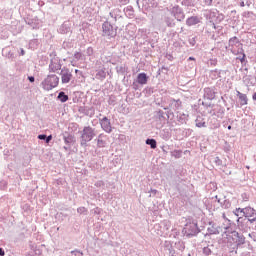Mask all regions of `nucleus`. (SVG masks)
Masks as SVG:
<instances>
[{"label": "nucleus", "mask_w": 256, "mask_h": 256, "mask_svg": "<svg viewBox=\"0 0 256 256\" xmlns=\"http://www.w3.org/2000/svg\"><path fill=\"white\" fill-rule=\"evenodd\" d=\"M80 145L81 147H87V144L90 141H93V138L96 137L97 133L95 132V128L91 126H85L83 130L80 132Z\"/></svg>", "instance_id": "obj_1"}, {"label": "nucleus", "mask_w": 256, "mask_h": 256, "mask_svg": "<svg viewBox=\"0 0 256 256\" xmlns=\"http://www.w3.org/2000/svg\"><path fill=\"white\" fill-rule=\"evenodd\" d=\"M59 85V77L55 74L48 75L42 82L41 86L44 89V91H51L52 89H55Z\"/></svg>", "instance_id": "obj_2"}, {"label": "nucleus", "mask_w": 256, "mask_h": 256, "mask_svg": "<svg viewBox=\"0 0 256 256\" xmlns=\"http://www.w3.org/2000/svg\"><path fill=\"white\" fill-rule=\"evenodd\" d=\"M102 37H106L107 39L117 37V27H114L111 22L105 21L102 24Z\"/></svg>", "instance_id": "obj_3"}, {"label": "nucleus", "mask_w": 256, "mask_h": 256, "mask_svg": "<svg viewBox=\"0 0 256 256\" xmlns=\"http://www.w3.org/2000/svg\"><path fill=\"white\" fill-rule=\"evenodd\" d=\"M61 67V59L57 56V53H50V63L48 66L49 73H57L58 71H61Z\"/></svg>", "instance_id": "obj_4"}, {"label": "nucleus", "mask_w": 256, "mask_h": 256, "mask_svg": "<svg viewBox=\"0 0 256 256\" xmlns=\"http://www.w3.org/2000/svg\"><path fill=\"white\" fill-rule=\"evenodd\" d=\"M183 232L185 233L186 237H195V235L199 233V227L195 222H188L184 226Z\"/></svg>", "instance_id": "obj_5"}, {"label": "nucleus", "mask_w": 256, "mask_h": 256, "mask_svg": "<svg viewBox=\"0 0 256 256\" xmlns=\"http://www.w3.org/2000/svg\"><path fill=\"white\" fill-rule=\"evenodd\" d=\"M170 14L176 21H185V12L183 11V8H181L179 5H175L170 9Z\"/></svg>", "instance_id": "obj_6"}, {"label": "nucleus", "mask_w": 256, "mask_h": 256, "mask_svg": "<svg viewBox=\"0 0 256 256\" xmlns=\"http://www.w3.org/2000/svg\"><path fill=\"white\" fill-rule=\"evenodd\" d=\"M60 75H61V82L63 84L69 83L71 81V79L73 78V74L71 73L69 68H66V67H63L61 69Z\"/></svg>", "instance_id": "obj_7"}, {"label": "nucleus", "mask_w": 256, "mask_h": 256, "mask_svg": "<svg viewBox=\"0 0 256 256\" xmlns=\"http://www.w3.org/2000/svg\"><path fill=\"white\" fill-rule=\"evenodd\" d=\"M232 239L233 241H235L236 247H241V245H245V236L237 231L232 232Z\"/></svg>", "instance_id": "obj_8"}, {"label": "nucleus", "mask_w": 256, "mask_h": 256, "mask_svg": "<svg viewBox=\"0 0 256 256\" xmlns=\"http://www.w3.org/2000/svg\"><path fill=\"white\" fill-rule=\"evenodd\" d=\"M154 119L156 123H159V125H161V127H163V125H165V123L167 122V117L165 116L163 110L156 111Z\"/></svg>", "instance_id": "obj_9"}, {"label": "nucleus", "mask_w": 256, "mask_h": 256, "mask_svg": "<svg viewBox=\"0 0 256 256\" xmlns=\"http://www.w3.org/2000/svg\"><path fill=\"white\" fill-rule=\"evenodd\" d=\"M100 125H101L103 131H105V133H111V131H113V129L111 127V120H109V118H107V116L100 119Z\"/></svg>", "instance_id": "obj_10"}, {"label": "nucleus", "mask_w": 256, "mask_h": 256, "mask_svg": "<svg viewBox=\"0 0 256 256\" xmlns=\"http://www.w3.org/2000/svg\"><path fill=\"white\" fill-rule=\"evenodd\" d=\"M237 211H240V213H242L245 218L255 217V215H256L255 209H253L251 207L237 208Z\"/></svg>", "instance_id": "obj_11"}, {"label": "nucleus", "mask_w": 256, "mask_h": 256, "mask_svg": "<svg viewBox=\"0 0 256 256\" xmlns=\"http://www.w3.org/2000/svg\"><path fill=\"white\" fill-rule=\"evenodd\" d=\"M169 107L170 109H173V111H180V109L183 107V102H181L180 99H171Z\"/></svg>", "instance_id": "obj_12"}, {"label": "nucleus", "mask_w": 256, "mask_h": 256, "mask_svg": "<svg viewBox=\"0 0 256 256\" xmlns=\"http://www.w3.org/2000/svg\"><path fill=\"white\" fill-rule=\"evenodd\" d=\"M204 99H208V101H213V99H215V88H204Z\"/></svg>", "instance_id": "obj_13"}, {"label": "nucleus", "mask_w": 256, "mask_h": 256, "mask_svg": "<svg viewBox=\"0 0 256 256\" xmlns=\"http://www.w3.org/2000/svg\"><path fill=\"white\" fill-rule=\"evenodd\" d=\"M195 127L198 129L207 128V122H205V118L201 115H198L195 119Z\"/></svg>", "instance_id": "obj_14"}, {"label": "nucleus", "mask_w": 256, "mask_h": 256, "mask_svg": "<svg viewBox=\"0 0 256 256\" xmlns=\"http://www.w3.org/2000/svg\"><path fill=\"white\" fill-rule=\"evenodd\" d=\"M236 96L238 97V99L240 101L241 107H243L249 103V98H247V94H243L239 91H236Z\"/></svg>", "instance_id": "obj_15"}, {"label": "nucleus", "mask_w": 256, "mask_h": 256, "mask_svg": "<svg viewBox=\"0 0 256 256\" xmlns=\"http://www.w3.org/2000/svg\"><path fill=\"white\" fill-rule=\"evenodd\" d=\"M59 33L62 35H67V33H71V24L69 22H64L60 28H59Z\"/></svg>", "instance_id": "obj_16"}, {"label": "nucleus", "mask_w": 256, "mask_h": 256, "mask_svg": "<svg viewBox=\"0 0 256 256\" xmlns=\"http://www.w3.org/2000/svg\"><path fill=\"white\" fill-rule=\"evenodd\" d=\"M147 81H149V77L145 72L137 75V83H139V85H147Z\"/></svg>", "instance_id": "obj_17"}, {"label": "nucleus", "mask_w": 256, "mask_h": 256, "mask_svg": "<svg viewBox=\"0 0 256 256\" xmlns=\"http://www.w3.org/2000/svg\"><path fill=\"white\" fill-rule=\"evenodd\" d=\"M242 219V221H241ZM238 227L239 229H241V231H244L245 233H247V231H249V229H251V226H249V224L247 222H245V220L243 218H238Z\"/></svg>", "instance_id": "obj_18"}, {"label": "nucleus", "mask_w": 256, "mask_h": 256, "mask_svg": "<svg viewBox=\"0 0 256 256\" xmlns=\"http://www.w3.org/2000/svg\"><path fill=\"white\" fill-rule=\"evenodd\" d=\"M63 140L65 145L71 146L75 142V136L66 132L63 134Z\"/></svg>", "instance_id": "obj_19"}, {"label": "nucleus", "mask_w": 256, "mask_h": 256, "mask_svg": "<svg viewBox=\"0 0 256 256\" xmlns=\"http://www.w3.org/2000/svg\"><path fill=\"white\" fill-rule=\"evenodd\" d=\"M201 23V20L197 16H192L186 19V25L188 27H193V25H198Z\"/></svg>", "instance_id": "obj_20"}, {"label": "nucleus", "mask_w": 256, "mask_h": 256, "mask_svg": "<svg viewBox=\"0 0 256 256\" xmlns=\"http://www.w3.org/2000/svg\"><path fill=\"white\" fill-rule=\"evenodd\" d=\"M164 249L165 251H168L169 255L175 256V249H173V244H171L170 241L164 242Z\"/></svg>", "instance_id": "obj_21"}, {"label": "nucleus", "mask_w": 256, "mask_h": 256, "mask_svg": "<svg viewBox=\"0 0 256 256\" xmlns=\"http://www.w3.org/2000/svg\"><path fill=\"white\" fill-rule=\"evenodd\" d=\"M103 137H105V135L104 134H100V135H98V137L96 139L97 147L99 149H101V148L105 147V145H107V142L105 140H103Z\"/></svg>", "instance_id": "obj_22"}, {"label": "nucleus", "mask_w": 256, "mask_h": 256, "mask_svg": "<svg viewBox=\"0 0 256 256\" xmlns=\"http://www.w3.org/2000/svg\"><path fill=\"white\" fill-rule=\"evenodd\" d=\"M164 23H166V26L170 28H173L176 25L175 19L169 16L164 17Z\"/></svg>", "instance_id": "obj_23"}, {"label": "nucleus", "mask_w": 256, "mask_h": 256, "mask_svg": "<svg viewBox=\"0 0 256 256\" xmlns=\"http://www.w3.org/2000/svg\"><path fill=\"white\" fill-rule=\"evenodd\" d=\"M177 119L179 121V123H187V121H189V114H185V113H179L177 115Z\"/></svg>", "instance_id": "obj_24"}, {"label": "nucleus", "mask_w": 256, "mask_h": 256, "mask_svg": "<svg viewBox=\"0 0 256 256\" xmlns=\"http://www.w3.org/2000/svg\"><path fill=\"white\" fill-rule=\"evenodd\" d=\"M58 101H61V103H67L69 101V95L65 94V92L61 91L59 92L57 96Z\"/></svg>", "instance_id": "obj_25"}, {"label": "nucleus", "mask_w": 256, "mask_h": 256, "mask_svg": "<svg viewBox=\"0 0 256 256\" xmlns=\"http://www.w3.org/2000/svg\"><path fill=\"white\" fill-rule=\"evenodd\" d=\"M38 139H40V141H45V143H51L53 135L47 136L46 134H39Z\"/></svg>", "instance_id": "obj_26"}, {"label": "nucleus", "mask_w": 256, "mask_h": 256, "mask_svg": "<svg viewBox=\"0 0 256 256\" xmlns=\"http://www.w3.org/2000/svg\"><path fill=\"white\" fill-rule=\"evenodd\" d=\"M218 203H220L222 209H230L231 208V201L228 199H224L223 202L221 199H218Z\"/></svg>", "instance_id": "obj_27"}, {"label": "nucleus", "mask_w": 256, "mask_h": 256, "mask_svg": "<svg viewBox=\"0 0 256 256\" xmlns=\"http://www.w3.org/2000/svg\"><path fill=\"white\" fill-rule=\"evenodd\" d=\"M81 59H83V54L81 52H75L74 59L71 61L73 67H75V63H77V61H81Z\"/></svg>", "instance_id": "obj_28"}, {"label": "nucleus", "mask_w": 256, "mask_h": 256, "mask_svg": "<svg viewBox=\"0 0 256 256\" xmlns=\"http://www.w3.org/2000/svg\"><path fill=\"white\" fill-rule=\"evenodd\" d=\"M106 77H107V73L103 69L99 70L96 73V79H99V81L105 80Z\"/></svg>", "instance_id": "obj_29"}, {"label": "nucleus", "mask_w": 256, "mask_h": 256, "mask_svg": "<svg viewBox=\"0 0 256 256\" xmlns=\"http://www.w3.org/2000/svg\"><path fill=\"white\" fill-rule=\"evenodd\" d=\"M146 145H149L152 149H157V140L148 138L146 139Z\"/></svg>", "instance_id": "obj_30"}, {"label": "nucleus", "mask_w": 256, "mask_h": 256, "mask_svg": "<svg viewBox=\"0 0 256 256\" xmlns=\"http://www.w3.org/2000/svg\"><path fill=\"white\" fill-rule=\"evenodd\" d=\"M4 57H7V59H15V54L11 50H3Z\"/></svg>", "instance_id": "obj_31"}, {"label": "nucleus", "mask_w": 256, "mask_h": 256, "mask_svg": "<svg viewBox=\"0 0 256 256\" xmlns=\"http://www.w3.org/2000/svg\"><path fill=\"white\" fill-rule=\"evenodd\" d=\"M116 71L120 75H125V73H127V66H125V65L117 66Z\"/></svg>", "instance_id": "obj_32"}, {"label": "nucleus", "mask_w": 256, "mask_h": 256, "mask_svg": "<svg viewBox=\"0 0 256 256\" xmlns=\"http://www.w3.org/2000/svg\"><path fill=\"white\" fill-rule=\"evenodd\" d=\"M243 220H244V223L248 224V226L253 225V223H255V221H256V215L251 216V217H246Z\"/></svg>", "instance_id": "obj_33"}, {"label": "nucleus", "mask_w": 256, "mask_h": 256, "mask_svg": "<svg viewBox=\"0 0 256 256\" xmlns=\"http://www.w3.org/2000/svg\"><path fill=\"white\" fill-rule=\"evenodd\" d=\"M243 220H244V223L248 224V226L253 225V223H255V221H256V215L251 216V217H246Z\"/></svg>", "instance_id": "obj_34"}, {"label": "nucleus", "mask_w": 256, "mask_h": 256, "mask_svg": "<svg viewBox=\"0 0 256 256\" xmlns=\"http://www.w3.org/2000/svg\"><path fill=\"white\" fill-rule=\"evenodd\" d=\"M181 155H183V151L181 150H174L171 152V156L175 157V159H181Z\"/></svg>", "instance_id": "obj_35"}, {"label": "nucleus", "mask_w": 256, "mask_h": 256, "mask_svg": "<svg viewBox=\"0 0 256 256\" xmlns=\"http://www.w3.org/2000/svg\"><path fill=\"white\" fill-rule=\"evenodd\" d=\"M237 43H239V38H237V36H234V37L229 39V46L230 47H235V45H237Z\"/></svg>", "instance_id": "obj_36"}, {"label": "nucleus", "mask_w": 256, "mask_h": 256, "mask_svg": "<svg viewBox=\"0 0 256 256\" xmlns=\"http://www.w3.org/2000/svg\"><path fill=\"white\" fill-rule=\"evenodd\" d=\"M161 137L164 139V141H169V139H171V134H169V132L163 131V133H161Z\"/></svg>", "instance_id": "obj_37"}, {"label": "nucleus", "mask_w": 256, "mask_h": 256, "mask_svg": "<svg viewBox=\"0 0 256 256\" xmlns=\"http://www.w3.org/2000/svg\"><path fill=\"white\" fill-rule=\"evenodd\" d=\"M87 212H88V210L85 207L77 208V213H79L80 215H87Z\"/></svg>", "instance_id": "obj_38"}, {"label": "nucleus", "mask_w": 256, "mask_h": 256, "mask_svg": "<svg viewBox=\"0 0 256 256\" xmlns=\"http://www.w3.org/2000/svg\"><path fill=\"white\" fill-rule=\"evenodd\" d=\"M214 163H215V165H217V167H221L223 165V160H221V158H219V156H216L214 158Z\"/></svg>", "instance_id": "obj_39"}, {"label": "nucleus", "mask_w": 256, "mask_h": 256, "mask_svg": "<svg viewBox=\"0 0 256 256\" xmlns=\"http://www.w3.org/2000/svg\"><path fill=\"white\" fill-rule=\"evenodd\" d=\"M95 187H100L102 189H105V182L103 180H98L95 182Z\"/></svg>", "instance_id": "obj_40"}, {"label": "nucleus", "mask_w": 256, "mask_h": 256, "mask_svg": "<svg viewBox=\"0 0 256 256\" xmlns=\"http://www.w3.org/2000/svg\"><path fill=\"white\" fill-rule=\"evenodd\" d=\"M212 75L214 77V79H219V77H221V70H213L212 71Z\"/></svg>", "instance_id": "obj_41"}, {"label": "nucleus", "mask_w": 256, "mask_h": 256, "mask_svg": "<svg viewBox=\"0 0 256 256\" xmlns=\"http://www.w3.org/2000/svg\"><path fill=\"white\" fill-rule=\"evenodd\" d=\"M27 25H30V27H32V29H38V26H37V24H35L34 22H33V20H28L27 22Z\"/></svg>", "instance_id": "obj_42"}, {"label": "nucleus", "mask_w": 256, "mask_h": 256, "mask_svg": "<svg viewBox=\"0 0 256 256\" xmlns=\"http://www.w3.org/2000/svg\"><path fill=\"white\" fill-rule=\"evenodd\" d=\"M175 245L180 251H183L185 249V244L183 242H177L175 243Z\"/></svg>", "instance_id": "obj_43"}, {"label": "nucleus", "mask_w": 256, "mask_h": 256, "mask_svg": "<svg viewBox=\"0 0 256 256\" xmlns=\"http://www.w3.org/2000/svg\"><path fill=\"white\" fill-rule=\"evenodd\" d=\"M188 43L189 45H191V47H195L197 40L195 39V37H192V38H189Z\"/></svg>", "instance_id": "obj_44"}, {"label": "nucleus", "mask_w": 256, "mask_h": 256, "mask_svg": "<svg viewBox=\"0 0 256 256\" xmlns=\"http://www.w3.org/2000/svg\"><path fill=\"white\" fill-rule=\"evenodd\" d=\"M211 253H213V252L211 251V248H209V247H204V248H203V254H204V255H211Z\"/></svg>", "instance_id": "obj_45"}, {"label": "nucleus", "mask_w": 256, "mask_h": 256, "mask_svg": "<svg viewBox=\"0 0 256 256\" xmlns=\"http://www.w3.org/2000/svg\"><path fill=\"white\" fill-rule=\"evenodd\" d=\"M86 55H88L89 57H91V55H93V48L92 47L87 48Z\"/></svg>", "instance_id": "obj_46"}, {"label": "nucleus", "mask_w": 256, "mask_h": 256, "mask_svg": "<svg viewBox=\"0 0 256 256\" xmlns=\"http://www.w3.org/2000/svg\"><path fill=\"white\" fill-rule=\"evenodd\" d=\"M208 232L210 233V235H216L217 234V230L214 228H208Z\"/></svg>", "instance_id": "obj_47"}, {"label": "nucleus", "mask_w": 256, "mask_h": 256, "mask_svg": "<svg viewBox=\"0 0 256 256\" xmlns=\"http://www.w3.org/2000/svg\"><path fill=\"white\" fill-rule=\"evenodd\" d=\"M242 199H243V201H249V195H247V193H243Z\"/></svg>", "instance_id": "obj_48"}, {"label": "nucleus", "mask_w": 256, "mask_h": 256, "mask_svg": "<svg viewBox=\"0 0 256 256\" xmlns=\"http://www.w3.org/2000/svg\"><path fill=\"white\" fill-rule=\"evenodd\" d=\"M28 81H30V83H35V77L34 76H28Z\"/></svg>", "instance_id": "obj_49"}, {"label": "nucleus", "mask_w": 256, "mask_h": 256, "mask_svg": "<svg viewBox=\"0 0 256 256\" xmlns=\"http://www.w3.org/2000/svg\"><path fill=\"white\" fill-rule=\"evenodd\" d=\"M119 3H121V5H127L129 0H119Z\"/></svg>", "instance_id": "obj_50"}, {"label": "nucleus", "mask_w": 256, "mask_h": 256, "mask_svg": "<svg viewBox=\"0 0 256 256\" xmlns=\"http://www.w3.org/2000/svg\"><path fill=\"white\" fill-rule=\"evenodd\" d=\"M77 253L79 254V250L78 249H75V250L71 251V255L77 256Z\"/></svg>", "instance_id": "obj_51"}, {"label": "nucleus", "mask_w": 256, "mask_h": 256, "mask_svg": "<svg viewBox=\"0 0 256 256\" xmlns=\"http://www.w3.org/2000/svg\"><path fill=\"white\" fill-rule=\"evenodd\" d=\"M150 193H152L153 196L157 195L158 191L156 189H151Z\"/></svg>", "instance_id": "obj_52"}, {"label": "nucleus", "mask_w": 256, "mask_h": 256, "mask_svg": "<svg viewBox=\"0 0 256 256\" xmlns=\"http://www.w3.org/2000/svg\"><path fill=\"white\" fill-rule=\"evenodd\" d=\"M205 5H211L213 3V0H204Z\"/></svg>", "instance_id": "obj_53"}, {"label": "nucleus", "mask_w": 256, "mask_h": 256, "mask_svg": "<svg viewBox=\"0 0 256 256\" xmlns=\"http://www.w3.org/2000/svg\"><path fill=\"white\" fill-rule=\"evenodd\" d=\"M234 213H235V216H236V217H239V215L242 214L241 211H237V208H236V210L234 211Z\"/></svg>", "instance_id": "obj_54"}, {"label": "nucleus", "mask_w": 256, "mask_h": 256, "mask_svg": "<svg viewBox=\"0 0 256 256\" xmlns=\"http://www.w3.org/2000/svg\"><path fill=\"white\" fill-rule=\"evenodd\" d=\"M0 256H5V250L3 248H0Z\"/></svg>", "instance_id": "obj_55"}, {"label": "nucleus", "mask_w": 256, "mask_h": 256, "mask_svg": "<svg viewBox=\"0 0 256 256\" xmlns=\"http://www.w3.org/2000/svg\"><path fill=\"white\" fill-rule=\"evenodd\" d=\"M89 111H91L90 115H95V108H90Z\"/></svg>", "instance_id": "obj_56"}, {"label": "nucleus", "mask_w": 256, "mask_h": 256, "mask_svg": "<svg viewBox=\"0 0 256 256\" xmlns=\"http://www.w3.org/2000/svg\"><path fill=\"white\" fill-rule=\"evenodd\" d=\"M240 7H245V0L240 1Z\"/></svg>", "instance_id": "obj_57"}, {"label": "nucleus", "mask_w": 256, "mask_h": 256, "mask_svg": "<svg viewBox=\"0 0 256 256\" xmlns=\"http://www.w3.org/2000/svg\"><path fill=\"white\" fill-rule=\"evenodd\" d=\"M240 61H241V63L245 62V53H243V56H242V58H240Z\"/></svg>", "instance_id": "obj_58"}, {"label": "nucleus", "mask_w": 256, "mask_h": 256, "mask_svg": "<svg viewBox=\"0 0 256 256\" xmlns=\"http://www.w3.org/2000/svg\"><path fill=\"white\" fill-rule=\"evenodd\" d=\"M20 55H25V50L23 49V48H21V50H20Z\"/></svg>", "instance_id": "obj_59"}, {"label": "nucleus", "mask_w": 256, "mask_h": 256, "mask_svg": "<svg viewBox=\"0 0 256 256\" xmlns=\"http://www.w3.org/2000/svg\"><path fill=\"white\" fill-rule=\"evenodd\" d=\"M247 7H251V1H246Z\"/></svg>", "instance_id": "obj_60"}, {"label": "nucleus", "mask_w": 256, "mask_h": 256, "mask_svg": "<svg viewBox=\"0 0 256 256\" xmlns=\"http://www.w3.org/2000/svg\"><path fill=\"white\" fill-rule=\"evenodd\" d=\"M253 101H256V92L252 96Z\"/></svg>", "instance_id": "obj_61"}, {"label": "nucleus", "mask_w": 256, "mask_h": 256, "mask_svg": "<svg viewBox=\"0 0 256 256\" xmlns=\"http://www.w3.org/2000/svg\"><path fill=\"white\" fill-rule=\"evenodd\" d=\"M202 105H204L205 107H212L211 104H204V102L202 103Z\"/></svg>", "instance_id": "obj_62"}, {"label": "nucleus", "mask_w": 256, "mask_h": 256, "mask_svg": "<svg viewBox=\"0 0 256 256\" xmlns=\"http://www.w3.org/2000/svg\"><path fill=\"white\" fill-rule=\"evenodd\" d=\"M94 213H96L97 215H99V208H96V210L94 211Z\"/></svg>", "instance_id": "obj_63"}, {"label": "nucleus", "mask_w": 256, "mask_h": 256, "mask_svg": "<svg viewBox=\"0 0 256 256\" xmlns=\"http://www.w3.org/2000/svg\"><path fill=\"white\" fill-rule=\"evenodd\" d=\"M63 149H65V151H69V146H64Z\"/></svg>", "instance_id": "obj_64"}]
</instances>
